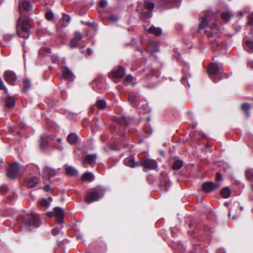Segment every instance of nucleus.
Here are the masks:
<instances>
[{"instance_id": "5", "label": "nucleus", "mask_w": 253, "mask_h": 253, "mask_svg": "<svg viewBox=\"0 0 253 253\" xmlns=\"http://www.w3.org/2000/svg\"><path fill=\"white\" fill-rule=\"evenodd\" d=\"M222 72V70L216 63H213L210 65L208 69V74L213 82L216 83L221 80L220 75Z\"/></svg>"}, {"instance_id": "21", "label": "nucleus", "mask_w": 253, "mask_h": 253, "mask_svg": "<svg viewBox=\"0 0 253 253\" xmlns=\"http://www.w3.org/2000/svg\"><path fill=\"white\" fill-rule=\"evenodd\" d=\"M68 141L71 144H76L79 140L78 136L75 133H71L68 136Z\"/></svg>"}, {"instance_id": "45", "label": "nucleus", "mask_w": 253, "mask_h": 253, "mask_svg": "<svg viewBox=\"0 0 253 253\" xmlns=\"http://www.w3.org/2000/svg\"><path fill=\"white\" fill-rule=\"evenodd\" d=\"M52 233L54 235H57L59 233V230L56 228H54L52 230Z\"/></svg>"}, {"instance_id": "24", "label": "nucleus", "mask_w": 253, "mask_h": 253, "mask_svg": "<svg viewBox=\"0 0 253 253\" xmlns=\"http://www.w3.org/2000/svg\"><path fill=\"white\" fill-rule=\"evenodd\" d=\"M250 108L251 105L247 103H244L242 105V109L244 111L247 118H249L250 116L249 113Z\"/></svg>"}, {"instance_id": "6", "label": "nucleus", "mask_w": 253, "mask_h": 253, "mask_svg": "<svg viewBox=\"0 0 253 253\" xmlns=\"http://www.w3.org/2000/svg\"><path fill=\"white\" fill-rule=\"evenodd\" d=\"M104 191L100 187H97L95 190L88 193L85 197V201L87 203H91L98 201L104 195Z\"/></svg>"}, {"instance_id": "54", "label": "nucleus", "mask_w": 253, "mask_h": 253, "mask_svg": "<svg viewBox=\"0 0 253 253\" xmlns=\"http://www.w3.org/2000/svg\"><path fill=\"white\" fill-rule=\"evenodd\" d=\"M48 201L50 204V203L52 201V198L51 197H48Z\"/></svg>"}, {"instance_id": "55", "label": "nucleus", "mask_w": 253, "mask_h": 253, "mask_svg": "<svg viewBox=\"0 0 253 253\" xmlns=\"http://www.w3.org/2000/svg\"><path fill=\"white\" fill-rule=\"evenodd\" d=\"M54 137H55L54 136H52V137L51 138V139L52 140H54Z\"/></svg>"}, {"instance_id": "56", "label": "nucleus", "mask_w": 253, "mask_h": 253, "mask_svg": "<svg viewBox=\"0 0 253 253\" xmlns=\"http://www.w3.org/2000/svg\"><path fill=\"white\" fill-rule=\"evenodd\" d=\"M224 204H225V205L226 206H228V204L227 203H225Z\"/></svg>"}, {"instance_id": "19", "label": "nucleus", "mask_w": 253, "mask_h": 253, "mask_svg": "<svg viewBox=\"0 0 253 253\" xmlns=\"http://www.w3.org/2000/svg\"><path fill=\"white\" fill-rule=\"evenodd\" d=\"M63 76L67 79H72L73 74L72 72L67 67H63L61 69Z\"/></svg>"}, {"instance_id": "17", "label": "nucleus", "mask_w": 253, "mask_h": 253, "mask_svg": "<svg viewBox=\"0 0 253 253\" xmlns=\"http://www.w3.org/2000/svg\"><path fill=\"white\" fill-rule=\"evenodd\" d=\"M113 77L116 78H121L125 75V70L122 67H119L112 71Z\"/></svg>"}, {"instance_id": "62", "label": "nucleus", "mask_w": 253, "mask_h": 253, "mask_svg": "<svg viewBox=\"0 0 253 253\" xmlns=\"http://www.w3.org/2000/svg\"><path fill=\"white\" fill-rule=\"evenodd\" d=\"M82 52H84V51L83 50H81Z\"/></svg>"}, {"instance_id": "63", "label": "nucleus", "mask_w": 253, "mask_h": 253, "mask_svg": "<svg viewBox=\"0 0 253 253\" xmlns=\"http://www.w3.org/2000/svg\"><path fill=\"white\" fill-rule=\"evenodd\" d=\"M225 253L224 252V253Z\"/></svg>"}, {"instance_id": "43", "label": "nucleus", "mask_w": 253, "mask_h": 253, "mask_svg": "<svg viewBox=\"0 0 253 253\" xmlns=\"http://www.w3.org/2000/svg\"><path fill=\"white\" fill-rule=\"evenodd\" d=\"M8 187L6 185L2 186L0 188V191L2 194H4L7 190Z\"/></svg>"}, {"instance_id": "52", "label": "nucleus", "mask_w": 253, "mask_h": 253, "mask_svg": "<svg viewBox=\"0 0 253 253\" xmlns=\"http://www.w3.org/2000/svg\"><path fill=\"white\" fill-rule=\"evenodd\" d=\"M57 141L58 143H61L62 141V139L61 138H57Z\"/></svg>"}, {"instance_id": "3", "label": "nucleus", "mask_w": 253, "mask_h": 253, "mask_svg": "<svg viewBox=\"0 0 253 253\" xmlns=\"http://www.w3.org/2000/svg\"><path fill=\"white\" fill-rule=\"evenodd\" d=\"M154 6V3L151 0H147L143 4H138L137 10L140 11L142 18H148L151 16V12Z\"/></svg>"}, {"instance_id": "29", "label": "nucleus", "mask_w": 253, "mask_h": 253, "mask_svg": "<svg viewBox=\"0 0 253 253\" xmlns=\"http://www.w3.org/2000/svg\"><path fill=\"white\" fill-rule=\"evenodd\" d=\"M39 204L42 207L47 208L50 206V204L49 202L45 198L41 199L39 202Z\"/></svg>"}, {"instance_id": "41", "label": "nucleus", "mask_w": 253, "mask_h": 253, "mask_svg": "<svg viewBox=\"0 0 253 253\" xmlns=\"http://www.w3.org/2000/svg\"><path fill=\"white\" fill-rule=\"evenodd\" d=\"M100 6L102 7H105L107 4V1L106 0H101L99 3Z\"/></svg>"}, {"instance_id": "22", "label": "nucleus", "mask_w": 253, "mask_h": 253, "mask_svg": "<svg viewBox=\"0 0 253 253\" xmlns=\"http://www.w3.org/2000/svg\"><path fill=\"white\" fill-rule=\"evenodd\" d=\"M94 178V175L92 173L86 172L84 173L82 176V179L84 181H91Z\"/></svg>"}, {"instance_id": "34", "label": "nucleus", "mask_w": 253, "mask_h": 253, "mask_svg": "<svg viewBox=\"0 0 253 253\" xmlns=\"http://www.w3.org/2000/svg\"><path fill=\"white\" fill-rule=\"evenodd\" d=\"M247 178L250 180H253V169H251L246 170Z\"/></svg>"}, {"instance_id": "40", "label": "nucleus", "mask_w": 253, "mask_h": 253, "mask_svg": "<svg viewBox=\"0 0 253 253\" xmlns=\"http://www.w3.org/2000/svg\"><path fill=\"white\" fill-rule=\"evenodd\" d=\"M109 20L112 22H116L118 20V17L115 15H111L109 17Z\"/></svg>"}, {"instance_id": "13", "label": "nucleus", "mask_w": 253, "mask_h": 253, "mask_svg": "<svg viewBox=\"0 0 253 253\" xmlns=\"http://www.w3.org/2000/svg\"><path fill=\"white\" fill-rule=\"evenodd\" d=\"M219 187V184L212 182H205L203 184V189L206 192H211Z\"/></svg>"}, {"instance_id": "27", "label": "nucleus", "mask_w": 253, "mask_h": 253, "mask_svg": "<svg viewBox=\"0 0 253 253\" xmlns=\"http://www.w3.org/2000/svg\"><path fill=\"white\" fill-rule=\"evenodd\" d=\"M220 194L223 198H228L231 195V192L229 188L225 187L221 190Z\"/></svg>"}, {"instance_id": "18", "label": "nucleus", "mask_w": 253, "mask_h": 253, "mask_svg": "<svg viewBox=\"0 0 253 253\" xmlns=\"http://www.w3.org/2000/svg\"><path fill=\"white\" fill-rule=\"evenodd\" d=\"M211 45L213 50H220L225 46L224 43H221L216 40L211 41Z\"/></svg>"}, {"instance_id": "39", "label": "nucleus", "mask_w": 253, "mask_h": 253, "mask_svg": "<svg viewBox=\"0 0 253 253\" xmlns=\"http://www.w3.org/2000/svg\"><path fill=\"white\" fill-rule=\"evenodd\" d=\"M245 44L251 49H253V42L250 40H247L245 42Z\"/></svg>"}, {"instance_id": "46", "label": "nucleus", "mask_w": 253, "mask_h": 253, "mask_svg": "<svg viewBox=\"0 0 253 253\" xmlns=\"http://www.w3.org/2000/svg\"><path fill=\"white\" fill-rule=\"evenodd\" d=\"M216 179L217 180H221V179H222V175H221V174L220 173L217 172V173H216Z\"/></svg>"}, {"instance_id": "51", "label": "nucleus", "mask_w": 253, "mask_h": 253, "mask_svg": "<svg viewBox=\"0 0 253 253\" xmlns=\"http://www.w3.org/2000/svg\"><path fill=\"white\" fill-rule=\"evenodd\" d=\"M94 30V31L96 30L94 25L90 24V27L89 28V30Z\"/></svg>"}, {"instance_id": "9", "label": "nucleus", "mask_w": 253, "mask_h": 253, "mask_svg": "<svg viewBox=\"0 0 253 253\" xmlns=\"http://www.w3.org/2000/svg\"><path fill=\"white\" fill-rule=\"evenodd\" d=\"M140 165L146 169H154L158 166V164L155 160L144 158L140 160Z\"/></svg>"}, {"instance_id": "4", "label": "nucleus", "mask_w": 253, "mask_h": 253, "mask_svg": "<svg viewBox=\"0 0 253 253\" xmlns=\"http://www.w3.org/2000/svg\"><path fill=\"white\" fill-rule=\"evenodd\" d=\"M40 224L38 215L34 212L28 215L23 221V226L28 230H32L34 228L38 227Z\"/></svg>"}, {"instance_id": "32", "label": "nucleus", "mask_w": 253, "mask_h": 253, "mask_svg": "<svg viewBox=\"0 0 253 253\" xmlns=\"http://www.w3.org/2000/svg\"><path fill=\"white\" fill-rule=\"evenodd\" d=\"M31 87V83L28 80L23 81V89L24 91H26Z\"/></svg>"}, {"instance_id": "7", "label": "nucleus", "mask_w": 253, "mask_h": 253, "mask_svg": "<svg viewBox=\"0 0 253 253\" xmlns=\"http://www.w3.org/2000/svg\"><path fill=\"white\" fill-rule=\"evenodd\" d=\"M180 2V0H160L159 5L164 9H169L178 7Z\"/></svg>"}, {"instance_id": "37", "label": "nucleus", "mask_w": 253, "mask_h": 253, "mask_svg": "<svg viewBox=\"0 0 253 253\" xmlns=\"http://www.w3.org/2000/svg\"><path fill=\"white\" fill-rule=\"evenodd\" d=\"M45 16L47 20H50L53 18L54 14L52 12L48 11L46 12Z\"/></svg>"}, {"instance_id": "31", "label": "nucleus", "mask_w": 253, "mask_h": 253, "mask_svg": "<svg viewBox=\"0 0 253 253\" xmlns=\"http://www.w3.org/2000/svg\"><path fill=\"white\" fill-rule=\"evenodd\" d=\"M97 107L100 109H103L106 106V102L102 99L98 100L96 102Z\"/></svg>"}, {"instance_id": "38", "label": "nucleus", "mask_w": 253, "mask_h": 253, "mask_svg": "<svg viewBox=\"0 0 253 253\" xmlns=\"http://www.w3.org/2000/svg\"><path fill=\"white\" fill-rule=\"evenodd\" d=\"M137 97V96L136 95H130L128 98V101L130 103H133V102H134Z\"/></svg>"}, {"instance_id": "12", "label": "nucleus", "mask_w": 253, "mask_h": 253, "mask_svg": "<svg viewBox=\"0 0 253 253\" xmlns=\"http://www.w3.org/2000/svg\"><path fill=\"white\" fill-rule=\"evenodd\" d=\"M54 215L56 218L57 221L59 223L63 222L64 211L63 209L59 207H56L54 209Z\"/></svg>"}, {"instance_id": "14", "label": "nucleus", "mask_w": 253, "mask_h": 253, "mask_svg": "<svg viewBox=\"0 0 253 253\" xmlns=\"http://www.w3.org/2000/svg\"><path fill=\"white\" fill-rule=\"evenodd\" d=\"M126 166L130 168H135L140 165V162H135L133 156H129L125 160Z\"/></svg>"}, {"instance_id": "42", "label": "nucleus", "mask_w": 253, "mask_h": 253, "mask_svg": "<svg viewBox=\"0 0 253 253\" xmlns=\"http://www.w3.org/2000/svg\"><path fill=\"white\" fill-rule=\"evenodd\" d=\"M248 23L249 25H253V14H251L249 16Z\"/></svg>"}, {"instance_id": "28", "label": "nucleus", "mask_w": 253, "mask_h": 253, "mask_svg": "<svg viewBox=\"0 0 253 253\" xmlns=\"http://www.w3.org/2000/svg\"><path fill=\"white\" fill-rule=\"evenodd\" d=\"M232 17H233V15L229 11L224 12L222 13V18L226 21L230 19Z\"/></svg>"}, {"instance_id": "44", "label": "nucleus", "mask_w": 253, "mask_h": 253, "mask_svg": "<svg viewBox=\"0 0 253 253\" xmlns=\"http://www.w3.org/2000/svg\"><path fill=\"white\" fill-rule=\"evenodd\" d=\"M63 19L64 21H65L66 22H69L70 20V17L69 15H68L66 14H64L63 16Z\"/></svg>"}, {"instance_id": "1", "label": "nucleus", "mask_w": 253, "mask_h": 253, "mask_svg": "<svg viewBox=\"0 0 253 253\" xmlns=\"http://www.w3.org/2000/svg\"><path fill=\"white\" fill-rule=\"evenodd\" d=\"M21 1L19 4V12L20 17L19 18L17 27L22 31L27 32L29 31L30 24V21L27 17L24 16L23 10L29 11L32 9V5L29 1L19 0Z\"/></svg>"}, {"instance_id": "16", "label": "nucleus", "mask_w": 253, "mask_h": 253, "mask_svg": "<svg viewBox=\"0 0 253 253\" xmlns=\"http://www.w3.org/2000/svg\"><path fill=\"white\" fill-rule=\"evenodd\" d=\"M82 37L81 35V33L79 32H76L75 33V36L73 38L70 43V46L72 48L76 46L79 42L82 40Z\"/></svg>"}, {"instance_id": "49", "label": "nucleus", "mask_w": 253, "mask_h": 253, "mask_svg": "<svg viewBox=\"0 0 253 253\" xmlns=\"http://www.w3.org/2000/svg\"><path fill=\"white\" fill-rule=\"evenodd\" d=\"M87 54L89 55H91L92 53H93V51L90 48H88L87 50Z\"/></svg>"}, {"instance_id": "26", "label": "nucleus", "mask_w": 253, "mask_h": 253, "mask_svg": "<svg viewBox=\"0 0 253 253\" xmlns=\"http://www.w3.org/2000/svg\"><path fill=\"white\" fill-rule=\"evenodd\" d=\"M149 32L157 36L161 35L162 33V29L160 28H156L154 26H151L149 28Z\"/></svg>"}, {"instance_id": "15", "label": "nucleus", "mask_w": 253, "mask_h": 253, "mask_svg": "<svg viewBox=\"0 0 253 253\" xmlns=\"http://www.w3.org/2000/svg\"><path fill=\"white\" fill-rule=\"evenodd\" d=\"M97 158L96 154L88 155L86 156L83 160V164H89L90 165L95 163V160Z\"/></svg>"}, {"instance_id": "8", "label": "nucleus", "mask_w": 253, "mask_h": 253, "mask_svg": "<svg viewBox=\"0 0 253 253\" xmlns=\"http://www.w3.org/2000/svg\"><path fill=\"white\" fill-rule=\"evenodd\" d=\"M20 167L18 163H15L9 166L7 169V175L11 179L15 178L20 173Z\"/></svg>"}, {"instance_id": "61", "label": "nucleus", "mask_w": 253, "mask_h": 253, "mask_svg": "<svg viewBox=\"0 0 253 253\" xmlns=\"http://www.w3.org/2000/svg\"><path fill=\"white\" fill-rule=\"evenodd\" d=\"M147 121H150V119H149V118H148V119H147Z\"/></svg>"}, {"instance_id": "30", "label": "nucleus", "mask_w": 253, "mask_h": 253, "mask_svg": "<svg viewBox=\"0 0 253 253\" xmlns=\"http://www.w3.org/2000/svg\"><path fill=\"white\" fill-rule=\"evenodd\" d=\"M183 162L181 160L176 161L172 165V169H178L183 166Z\"/></svg>"}, {"instance_id": "10", "label": "nucleus", "mask_w": 253, "mask_h": 253, "mask_svg": "<svg viewBox=\"0 0 253 253\" xmlns=\"http://www.w3.org/2000/svg\"><path fill=\"white\" fill-rule=\"evenodd\" d=\"M4 79L10 84L14 85L15 84L17 77L15 74L11 71H7L4 73Z\"/></svg>"}, {"instance_id": "23", "label": "nucleus", "mask_w": 253, "mask_h": 253, "mask_svg": "<svg viewBox=\"0 0 253 253\" xmlns=\"http://www.w3.org/2000/svg\"><path fill=\"white\" fill-rule=\"evenodd\" d=\"M66 172L68 175H76L78 174V170L72 166H67L66 168Z\"/></svg>"}, {"instance_id": "59", "label": "nucleus", "mask_w": 253, "mask_h": 253, "mask_svg": "<svg viewBox=\"0 0 253 253\" xmlns=\"http://www.w3.org/2000/svg\"><path fill=\"white\" fill-rule=\"evenodd\" d=\"M228 215H229V216H231V212H229V213H228Z\"/></svg>"}, {"instance_id": "33", "label": "nucleus", "mask_w": 253, "mask_h": 253, "mask_svg": "<svg viewBox=\"0 0 253 253\" xmlns=\"http://www.w3.org/2000/svg\"><path fill=\"white\" fill-rule=\"evenodd\" d=\"M48 144L47 141L43 138V136L41 137V141L40 143V147L41 149H44Z\"/></svg>"}, {"instance_id": "20", "label": "nucleus", "mask_w": 253, "mask_h": 253, "mask_svg": "<svg viewBox=\"0 0 253 253\" xmlns=\"http://www.w3.org/2000/svg\"><path fill=\"white\" fill-rule=\"evenodd\" d=\"M39 178L36 177H32L28 181V186L29 188H34L39 184Z\"/></svg>"}, {"instance_id": "47", "label": "nucleus", "mask_w": 253, "mask_h": 253, "mask_svg": "<svg viewBox=\"0 0 253 253\" xmlns=\"http://www.w3.org/2000/svg\"><path fill=\"white\" fill-rule=\"evenodd\" d=\"M43 190L46 192H48L50 191V187L49 186V185H46L43 187Z\"/></svg>"}, {"instance_id": "60", "label": "nucleus", "mask_w": 253, "mask_h": 253, "mask_svg": "<svg viewBox=\"0 0 253 253\" xmlns=\"http://www.w3.org/2000/svg\"><path fill=\"white\" fill-rule=\"evenodd\" d=\"M86 35L87 36H89V33H88V32H87V33H86Z\"/></svg>"}, {"instance_id": "36", "label": "nucleus", "mask_w": 253, "mask_h": 253, "mask_svg": "<svg viewBox=\"0 0 253 253\" xmlns=\"http://www.w3.org/2000/svg\"><path fill=\"white\" fill-rule=\"evenodd\" d=\"M50 50V48H47V47L42 48L39 51V55L40 56H42L43 54V53H44V52L45 53H49Z\"/></svg>"}, {"instance_id": "57", "label": "nucleus", "mask_w": 253, "mask_h": 253, "mask_svg": "<svg viewBox=\"0 0 253 253\" xmlns=\"http://www.w3.org/2000/svg\"><path fill=\"white\" fill-rule=\"evenodd\" d=\"M17 34L19 35L20 37H23V36L21 35L18 32H17Z\"/></svg>"}, {"instance_id": "53", "label": "nucleus", "mask_w": 253, "mask_h": 253, "mask_svg": "<svg viewBox=\"0 0 253 253\" xmlns=\"http://www.w3.org/2000/svg\"><path fill=\"white\" fill-rule=\"evenodd\" d=\"M186 79L185 78H183L182 79H181V81H182V83L183 84H184V82L186 81Z\"/></svg>"}, {"instance_id": "50", "label": "nucleus", "mask_w": 253, "mask_h": 253, "mask_svg": "<svg viewBox=\"0 0 253 253\" xmlns=\"http://www.w3.org/2000/svg\"><path fill=\"white\" fill-rule=\"evenodd\" d=\"M54 212H48L46 213V215L47 216H48L49 217H52L53 216V215H54Z\"/></svg>"}, {"instance_id": "25", "label": "nucleus", "mask_w": 253, "mask_h": 253, "mask_svg": "<svg viewBox=\"0 0 253 253\" xmlns=\"http://www.w3.org/2000/svg\"><path fill=\"white\" fill-rule=\"evenodd\" d=\"M5 102L6 105L8 108H12L14 106L15 104V99L12 96L8 97L5 99Z\"/></svg>"}, {"instance_id": "2", "label": "nucleus", "mask_w": 253, "mask_h": 253, "mask_svg": "<svg viewBox=\"0 0 253 253\" xmlns=\"http://www.w3.org/2000/svg\"><path fill=\"white\" fill-rule=\"evenodd\" d=\"M199 28L200 29L206 28L205 32L208 36L216 34L219 31V27L215 20L210 18L208 15L202 18Z\"/></svg>"}, {"instance_id": "58", "label": "nucleus", "mask_w": 253, "mask_h": 253, "mask_svg": "<svg viewBox=\"0 0 253 253\" xmlns=\"http://www.w3.org/2000/svg\"><path fill=\"white\" fill-rule=\"evenodd\" d=\"M25 42H23V46H25Z\"/></svg>"}, {"instance_id": "11", "label": "nucleus", "mask_w": 253, "mask_h": 253, "mask_svg": "<svg viewBox=\"0 0 253 253\" xmlns=\"http://www.w3.org/2000/svg\"><path fill=\"white\" fill-rule=\"evenodd\" d=\"M60 169H53L49 167H45L43 170V176L46 178H49L55 176L59 171Z\"/></svg>"}, {"instance_id": "48", "label": "nucleus", "mask_w": 253, "mask_h": 253, "mask_svg": "<svg viewBox=\"0 0 253 253\" xmlns=\"http://www.w3.org/2000/svg\"><path fill=\"white\" fill-rule=\"evenodd\" d=\"M132 76H131V75H127V76L126 77V79H125V80H126V81H131V79H132Z\"/></svg>"}, {"instance_id": "35", "label": "nucleus", "mask_w": 253, "mask_h": 253, "mask_svg": "<svg viewBox=\"0 0 253 253\" xmlns=\"http://www.w3.org/2000/svg\"><path fill=\"white\" fill-rule=\"evenodd\" d=\"M3 89L6 94L8 93V89L4 85V83L1 78H0V90Z\"/></svg>"}]
</instances>
